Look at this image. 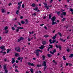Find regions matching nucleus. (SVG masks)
Masks as SVG:
<instances>
[{
    "mask_svg": "<svg viewBox=\"0 0 73 73\" xmlns=\"http://www.w3.org/2000/svg\"><path fill=\"white\" fill-rule=\"evenodd\" d=\"M19 29H16V31L17 32H19Z\"/></svg>",
    "mask_w": 73,
    "mask_h": 73,
    "instance_id": "603ef678",
    "label": "nucleus"
},
{
    "mask_svg": "<svg viewBox=\"0 0 73 73\" xmlns=\"http://www.w3.org/2000/svg\"><path fill=\"white\" fill-rule=\"evenodd\" d=\"M33 15L34 16H36V14L35 13H34Z\"/></svg>",
    "mask_w": 73,
    "mask_h": 73,
    "instance_id": "3c124183",
    "label": "nucleus"
},
{
    "mask_svg": "<svg viewBox=\"0 0 73 73\" xmlns=\"http://www.w3.org/2000/svg\"><path fill=\"white\" fill-rule=\"evenodd\" d=\"M56 47L57 48H58V46L57 45H56Z\"/></svg>",
    "mask_w": 73,
    "mask_h": 73,
    "instance_id": "338daca9",
    "label": "nucleus"
},
{
    "mask_svg": "<svg viewBox=\"0 0 73 73\" xmlns=\"http://www.w3.org/2000/svg\"><path fill=\"white\" fill-rule=\"evenodd\" d=\"M44 37H46V38L47 37H49V36L48 35H45L44 36Z\"/></svg>",
    "mask_w": 73,
    "mask_h": 73,
    "instance_id": "a211bd4d",
    "label": "nucleus"
},
{
    "mask_svg": "<svg viewBox=\"0 0 73 73\" xmlns=\"http://www.w3.org/2000/svg\"><path fill=\"white\" fill-rule=\"evenodd\" d=\"M60 17L61 18H63V16H62V14H61L60 15Z\"/></svg>",
    "mask_w": 73,
    "mask_h": 73,
    "instance_id": "c03bdc74",
    "label": "nucleus"
},
{
    "mask_svg": "<svg viewBox=\"0 0 73 73\" xmlns=\"http://www.w3.org/2000/svg\"><path fill=\"white\" fill-rule=\"evenodd\" d=\"M58 48H59L60 50H61V46H58Z\"/></svg>",
    "mask_w": 73,
    "mask_h": 73,
    "instance_id": "2f4dec72",
    "label": "nucleus"
},
{
    "mask_svg": "<svg viewBox=\"0 0 73 73\" xmlns=\"http://www.w3.org/2000/svg\"><path fill=\"white\" fill-rule=\"evenodd\" d=\"M25 22L26 23L25 24H28V20L26 19L25 20Z\"/></svg>",
    "mask_w": 73,
    "mask_h": 73,
    "instance_id": "b1692460",
    "label": "nucleus"
},
{
    "mask_svg": "<svg viewBox=\"0 0 73 73\" xmlns=\"http://www.w3.org/2000/svg\"><path fill=\"white\" fill-rule=\"evenodd\" d=\"M66 19V18H64L62 19V21H65V20Z\"/></svg>",
    "mask_w": 73,
    "mask_h": 73,
    "instance_id": "f704fd0d",
    "label": "nucleus"
},
{
    "mask_svg": "<svg viewBox=\"0 0 73 73\" xmlns=\"http://www.w3.org/2000/svg\"><path fill=\"white\" fill-rule=\"evenodd\" d=\"M3 68L4 69V70L5 72V73H8V70L6 68V67L7 66V65L6 64H5L3 66Z\"/></svg>",
    "mask_w": 73,
    "mask_h": 73,
    "instance_id": "7ed1b4c3",
    "label": "nucleus"
},
{
    "mask_svg": "<svg viewBox=\"0 0 73 73\" xmlns=\"http://www.w3.org/2000/svg\"><path fill=\"white\" fill-rule=\"evenodd\" d=\"M52 61L53 62H54V63H55V64H57V63L55 62V60H53Z\"/></svg>",
    "mask_w": 73,
    "mask_h": 73,
    "instance_id": "8fccbe9b",
    "label": "nucleus"
},
{
    "mask_svg": "<svg viewBox=\"0 0 73 73\" xmlns=\"http://www.w3.org/2000/svg\"><path fill=\"white\" fill-rule=\"evenodd\" d=\"M22 8H24V5L23 4L22 5Z\"/></svg>",
    "mask_w": 73,
    "mask_h": 73,
    "instance_id": "6e6d98bb",
    "label": "nucleus"
},
{
    "mask_svg": "<svg viewBox=\"0 0 73 73\" xmlns=\"http://www.w3.org/2000/svg\"><path fill=\"white\" fill-rule=\"evenodd\" d=\"M15 72H19V71L17 69H16L15 70Z\"/></svg>",
    "mask_w": 73,
    "mask_h": 73,
    "instance_id": "13d9d810",
    "label": "nucleus"
},
{
    "mask_svg": "<svg viewBox=\"0 0 73 73\" xmlns=\"http://www.w3.org/2000/svg\"><path fill=\"white\" fill-rule=\"evenodd\" d=\"M58 34L60 36V37H62V35H61V33H60V32H58Z\"/></svg>",
    "mask_w": 73,
    "mask_h": 73,
    "instance_id": "cd10ccee",
    "label": "nucleus"
},
{
    "mask_svg": "<svg viewBox=\"0 0 73 73\" xmlns=\"http://www.w3.org/2000/svg\"><path fill=\"white\" fill-rule=\"evenodd\" d=\"M1 11L2 13H5V9H1Z\"/></svg>",
    "mask_w": 73,
    "mask_h": 73,
    "instance_id": "ddd939ff",
    "label": "nucleus"
},
{
    "mask_svg": "<svg viewBox=\"0 0 73 73\" xmlns=\"http://www.w3.org/2000/svg\"><path fill=\"white\" fill-rule=\"evenodd\" d=\"M23 39V37H21L18 40V42H20L21 41V40H22Z\"/></svg>",
    "mask_w": 73,
    "mask_h": 73,
    "instance_id": "4468645a",
    "label": "nucleus"
},
{
    "mask_svg": "<svg viewBox=\"0 0 73 73\" xmlns=\"http://www.w3.org/2000/svg\"><path fill=\"white\" fill-rule=\"evenodd\" d=\"M19 10H17L16 12V13L17 15H18L19 14Z\"/></svg>",
    "mask_w": 73,
    "mask_h": 73,
    "instance_id": "4be33fe9",
    "label": "nucleus"
},
{
    "mask_svg": "<svg viewBox=\"0 0 73 73\" xmlns=\"http://www.w3.org/2000/svg\"><path fill=\"white\" fill-rule=\"evenodd\" d=\"M44 47L45 46L44 45H42L39 48L40 49H42H42H44Z\"/></svg>",
    "mask_w": 73,
    "mask_h": 73,
    "instance_id": "39448f33",
    "label": "nucleus"
},
{
    "mask_svg": "<svg viewBox=\"0 0 73 73\" xmlns=\"http://www.w3.org/2000/svg\"><path fill=\"white\" fill-rule=\"evenodd\" d=\"M8 27L7 26H6L5 27V30H7V29H8Z\"/></svg>",
    "mask_w": 73,
    "mask_h": 73,
    "instance_id": "c756f323",
    "label": "nucleus"
},
{
    "mask_svg": "<svg viewBox=\"0 0 73 73\" xmlns=\"http://www.w3.org/2000/svg\"><path fill=\"white\" fill-rule=\"evenodd\" d=\"M35 4L34 3L32 4L31 5V6L33 7H35Z\"/></svg>",
    "mask_w": 73,
    "mask_h": 73,
    "instance_id": "a878e982",
    "label": "nucleus"
},
{
    "mask_svg": "<svg viewBox=\"0 0 73 73\" xmlns=\"http://www.w3.org/2000/svg\"><path fill=\"white\" fill-rule=\"evenodd\" d=\"M68 65H69V63H67L66 64V66H68Z\"/></svg>",
    "mask_w": 73,
    "mask_h": 73,
    "instance_id": "e2e57ef3",
    "label": "nucleus"
},
{
    "mask_svg": "<svg viewBox=\"0 0 73 73\" xmlns=\"http://www.w3.org/2000/svg\"><path fill=\"white\" fill-rule=\"evenodd\" d=\"M40 25L41 26H43V25H44V24H40Z\"/></svg>",
    "mask_w": 73,
    "mask_h": 73,
    "instance_id": "052dcab7",
    "label": "nucleus"
},
{
    "mask_svg": "<svg viewBox=\"0 0 73 73\" xmlns=\"http://www.w3.org/2000/svg\"><path fill=\"white\" fill-rule=\"evenodd\" d=\"M28 64L30 66H31V63L30 62H29L28 63Z\"/></svg>",
    "mask_w": 73,
    "mask_h": 73,
    "instance_id": "a18cd8bd",
    "label": "nucleus"
},
{
    "mask_svg": "<svg viewBox=\"0 0 73 73\" xmlns=\"http://www.w3.org/2000/svg\"><path fill=\"white\" fill-rule=\"evenodd\" d=\"M10 51V50L9 49H8L7 51V53H8Z\"/></svg>",
    "mask_w": 73,
    "mask_h": 73,
    "instance_id": "e433bc0d",
    "label": "nucleus"
},
{
    "mask_svg": "<svg viewBox=\"0 0 73 73\" xmlns=\"http://www.w3.org/2000/svg\"><path fill=\"white\" fill-rule=\"evenodd\" d=\"M5 48V46H2L0 48L1 49H3V50H5V48Z\"/></svg>",
    "mask_w": 73,
    "mask_h": 73,
    "instance_id": "6e6552de",
    "label": "nucleus"
},
{
    "mask_svg": "<svg viewBox=\"0 0 73 73\" xmlns=\"http://www.w3.org/2000/svg\"><path fill=\"white\" fill-rule=\"evenodd\" d=\"M15 58H12V63L13 64L14 62H15Z\"/></svg>",
    "mask_w": 73,
    "mask_h": 73,
    "instance_id": "9b49d317",
    "label": "nucleus"
},
{
    "mask_svg": "<svg viewBox=\"0 0 73 73\" xmlns=\"http://www.w3.org/2000/svg\"><path fill=\"white\" fill-rule=\"evenodd\" d=\"M12 29L13 31H15V29L13 27L12 28Z\"/></svg>",
    "mask_w": 73,
    "mask_h": 73,
    "instance_id": "a19ab883",
    "label": "nucleus"
},
{
    "mask_svg": "<svg viewBox=\"0 0 73 73\" xmlns=\"http://www.w3.org/2000/svg\"><path fill=\"white\" fill-rule=\"evenodd\" d=\"M15 56H16V57H19V54L18 53H16Z\"/></svg>",
    "mask_w": 73,
    "mask_h": 73,
    "instance_id": "dca6fc26",
    "label": "nucleus"
},
{
    "mask_svg": "<svg viewBox=\"0 0 73 73\" xmlns=\"http://www.w3.org/2000/svg\"><path fill=\"white\" fill-rule=\"evenodd\" d=\"M61 14V13L60 12H57V14L58 15H60Z\"/></svg>",
    "mask_w": 73,
    "mask_h": 73,
    "instance_id": "473e14b6",
    "label": "nucleus"
},
{
    "mask_svg": "<svg viewBox=\"0 0 73 73\" xmlns=\"http://www.w3.org/2000/svg\"><path fill=\"white\" fill-rule=\"evenodd\" d=\"M39 52H40L41 53H42L43 51L42 50L40 49H37V50H36V54L37 56H39Z\"/></svg>",
    "mask_w": 73,
    "mask_h": 73,
    "instance_id": "f03ea898",
    "label": "nucleus"
},
{
    "mask_svg": "<svg viewBox=\"0 0 73 73\" xmlns=\"http://www.w3.org/2000/svg\"><path fill=\"white\" fill-rule=\"evenodd\" d=\"M70 11H71V12H72V14H73V9H70Z\"/></svg>",
    "mask_w": 73,
    "mask_h": 73,
    "instance_id": "58836bf2",
    "label": "nucleus"
},
{
    "mask_svg": "<svg viewBox=\"0 0 73 73\" xmlns=\"http://www.w3.org/2000/svg\"><path fill=\"white\" fill-rule=\"evenodd\" d=\"M44 5L45 6L44 7L45 8H46L47 9H49V6H46V3H44Z\"/></svg>",
    "mask_w": 73,
    "mask_h": 73,
    "instance_id": "0eeeda50",
    "label": "nucleus"
},
{
    "mask_svg": "<svg viewBox=\"0 0 73 73\" xmlns=\"http://www.w3.org/2000/svg\"><path fill=\"white\" fill-rule=\"evenodd\" d=\"M56 52V50L54 49L53 51V52L54 53H55V52Z\"/></svg>",
    "mask_w": 73,
    "mask_h": 73,
    "instance_id": "864d4df0",
    "label": "nucleus"
},
{
    "mask_svg": "<svg viewBox=\"0 0 73 73\" xmlns=\"http://www.w3.org/2000/svg\"><path fill=\"white\" fill-rule=\"evenodd\" d=\"M44 28H45V29H47V27H46V26L44 27Z\"/></svg>",
    "mask_w": 73,
    "mask_h": 73,
    "instance_id": "bf43d9fd",
    "label": "nucleus"
},
{
    "mask_svg": "<svg viewBox=\"0 0 73 73\" xmlns=\"http://www.w3.org/2000/svg\"><path fill=\"white\" fill-rule=\"evenodd\" d=\"M73 57V54H70L69 56V57L72 58Z\"/></svg>",
    "mask_w": 73,
    "mask_h": 73,
    "instance_id": "393cba45",
    "label": "nucleus"
},
{
    "mask_svg": "<svg viewBox=\"0 0 73 73\" xmlns=\"http://www.w3.org/2000/svg\"><path fill=\"white\" fill-rule=\"evenodd\" d=\"M17 9H20V6H19L17 8Z\"/></svg>",
    "mask_w": 73,
    "mask_h": 73,
    "instance_id": "de8ad7c7",
    "label": "nucleus"
},
{
    "mask_svg": "<svg viewBox=\"0 0 73 73\" xmlns=\"http://www.w3.org/2000/svg\"><path fill=\"white\" fill-rule=\"evenodd\" d=\"M17 29H23V27H17Z\"/></svg>",
    "mask_w": 73,
    "mask_h": 73,
    "instance_id": "2eb2a0df",
    "label": "nucleus"
},
{
    "mask_svg": "<svg viewBox=\"0 0 73 73\" xmlns=\"http://www.w3.org/2000/svg\"><path fill=\"white\" fill-rule=\"evenodd\" d=\"M33 9L34 10H35V11H37V10L38 9V7H36L35 9Z\"/></svg>",
    "mask_w": 73,
    "mask_h": 73,
    "instance_id": "aec40b11",
    "label": "nucleus"
},
{
    "mask_svg": "<svg viewBox=\"0 0 73 73\" xmlns=\"http://www.w3.org/2000/svg\"><path fill=\"white\" fill-rule=\"evenodd\" d=\"M14 26L15 27H17V25H14Z\"/></svg>",
    "mask_w": 73,
    "mask_h": 73,
    "instance_id": "774afa93",
    "label": "nucleus"
},
{
    "mask_svg": "<svg viewBox=\"0 0 73 73\" xmlns=\"http://www.w3.org/2000/svg\"><path fill=\"white\" fill-rule=\"evenodd\" d=\"M56 40H52V43H53V44L54 43V42H56Z\"/></svg>",
    "mask_w": 73,
    "mask_h": 73,
    "instance_id": "79ce46f5",
    "label": "nucleus"
},
{
    "mask_svg": "<svg viewBox=\"0 0 73 73\" xmlns=\"http://www.w3.org/2000/svg\"><path fill=\"white\" fill-rule=\"evenodd\" d=\"M49 46H50V47L48 48V49L47 50L48 51H49V50L50 49V48H53V46H52V45L49 44Z\"/></svg>",
    "mask_w": 73,
    "mask_h": 73,
    "instance_id": "1a4fd4ad",
    "label": "nucleus"
},
{
    "mask_svg": "<svg viewBox=\"0 0 73 73\" xmlns=\"http://www.w3.org/2000/svg\"><path fill=\"white\" fill-rule=\"evenodd\" d=\"M57 36V34H55V36L52 37V39H53V40L56 39V38Z\"/></svg>",
    "mask_w": 73,
    "mask_h": 73,
    "instance_id": "9d476101",
    "label": "nucleus"
},
{
    "mask_svg": "<svg viewBox=\"0 0 73 73\" xmlns=\"http://www.w3.org/2000/svg\"><path fill=\"white\" fill-rule=\"evenodd\" d=\"M47 56L48 57H52V55L49 54H47Z\"/></svg>",
    "mask_w": 73,
    "mask_h": 73,
    "instance_id": "6ab92c4d",
    "label": "nucleus"
},
{
    "mask_svg": "<svg viewBox=\"0 0 73 73\" xmlns=\"http://www.w3.org/2000/svg\"><path fill=\"white\" fill-rule=\"evenodd\" d=\"M50 53H51V54H54V52H51V51H50Z\"/></svg>",
    "mask_w": 73,
    "mask_h": 73,
    "instance_id": "37998d69",
    "label": "nucleus"
},
{
    "mask_svg": "<svg viewBox=\"0 0 73 73\" xmlns=\"http://www.w3.org/2000/svg\"><path fill=\"white\" fill-rule=\"evenodd\" d=\"M31 72V73H33V69H31L30 70Z\"/></svg>",
    "mask_w": 73,
    "mask_h": 73,
    "instance_id": "412c9836",
    "label": "nucleus"
},
{
    "mask_svg": "<svg viewBox=\"0 0 73 73\" xmlns=\"http://www.w3.org/2000/svg\"><path fill=\"white\" fill-rule=\"evenodd\" d=\"M49 42L50 43V44H52V40L50 39L49 40Z\"/></svg>",
    "mask_w": 73,
    "mask_h": 73,
    "instance_id": "4c0bfd02",
    "label": "nucleus"
},
{
    "mask_svg": "<svg viewBox=\"0 0 73 73\" xmlns=\"http://www.w3.org/2000/svg\"><path fill=\"white\" fill-rule=\"evenodd\" d=\"M51 18H52V15H51L50 14L49 15V19H50Z\"/></svg>",
    "mask_w": 73,
    "mask_h": 73,
    "instance_id": "72a5a7b5",
    "label": "nucleus"
},
{
    "mask_svg": "<svg viewBox=\"0 0 73 73\" xmlns=\"http://www.w3.org/2000/svg\"><path fill=\"white\" fill-rule=\"evenodd\" d=\"M42 57L43 58H42V60H45V56L44 55H43L42 56Z\"/></svg>",
    "mask_w": 73,
    "mask_h": 73,
    "instance_id": "f3484780",
    "label": "nucleus"
},
{
    "mask_svg": "<svg viewBox=\"0 0 73 73\" xmlns=\"http://www.w3.org/2000/svg\"><path fill=\"white\" fill-rule=\"evenodd\" d=\"M63 39H62V38H60V40L61 41H63Z\"/></svg>",
    "mask_w": 73,
    "mask_h": 73,
    "instance_id": "69168bd1",
    "label": "nucleus"
},
{
    "mask_svg": "<svg viewBox=\"0 0 73 73\" xmlns=\"http://www.w3.org/2000/svg\"><path fill=\"white\" fill-rule=\"evenodd\" d=\"M36 66L38 68L39 67H40V66H41V65H38V64H37L36 65Z\"/></svg>",
    "mask_w": 73,
    "mask_h": 73,
    "instance_id": "bb28decb",
    "label": "nucleus"
},
{
    "mask_svg": "<svg viewBox=\"0 0 73 73\" xmlns=\"http://www.w3.org/2000/svg\"><path fill=\"white\" fill-rule=\"evenodd\" d=\"M42 44L43 45H46V42L45 41H42Z\"/></svg>",
    "mask_w": 73,
    "mask_h": 73,
    "instance_id": "f8f14e48",
    "label": "nucleus"
},
{
    "mask_svg": "<svg viewBox=\"0 0 73 73\" xmlns=\"http://www.w3.org/2000/svg\"><path fill=\"white\" fill-rule=\"evenodd\" d=\"M63 60H66V58H65V56H63Z\"/></svg>",
    "mask_w": 73,
    "mask_h": 73,
    "instance_id": "7c9ffc66",
    "label": "nucleus"
},
{
    "mask_svg": "<svg viewBox=\"0 0 73 73\" xmlns=\"http://www.w3.org/2000/svg\"><path fill=\"white\" fill-rule=\"evenodd\" d=\"M5 33H8V30H6L5 32Z\"/></svg>",
    "mask_w": 73,
    "mask_h": 73,
    "instance_id": "c9c22d12",
    "label": "nucleus"
},
{
    "mask_svg": "<svg viewBox=\"0 0 73 73\" xmlns=\"http://www.w3.org/2000/svg\"><path fill=\"white\" fill-rule=\"evenodd\" d=\"M70 49H68L67 50V51L69 52H70Z\"/></svg>",
    "mask_w": 73,
    "mask_h": 73,
    "instance_id": "49530a36",
    "label": "nucleus"
},
{
    "mask_svg": "<svg viewBox=\"0 0 73 73\" xmlns=\"http://www.w3.org/2000/svg\"><path fill=\"white\" fill-rule=\"evenodd\" d=\"M20 59H21V58H20V57H19L17 58V60L19 61H20Z\"/></svg>",
    "mask_w": 73,
    "mask_h": 73,
    "instance_id": "ea45409f",
    "label": "nucleus"
},
{
    "mask_svg": "<svg viewBox=\"0 0 73 73\" xmlns=\"http://www.w3.org/2000/svg\"><path fill=\"white\" fill-rule=\"evenodd\" d=\"M56 17H52L51 18V20H52V25H55L57 24V22H54L55 20H56Z\"/></svg>",
    "mask_w": 73,
    "mask_h": 73,
    "instance_id": "f257e3e1",
    "label": "nucleus"
},
{
    "mask_svg": "<svg viewBox=\"0 0 73 73\" xmlns=\"http://www.w3.org/2000/svg\"><path fill=\"white\" fill-rule=\"evenodd\" d=\"M18 5H19V6H21V4H20V2H19L18 3Z\"/></svg>",
    "mask_w": 73,
    "mask_h": 73,
    "instance_id": "4d7b16f0",
    "label": "nucleus"
},
{
    "mask_svg": "<svg viewBox=\"0 0 73 73\" xmlns=\"http://www.w3.org/2000/svg\"><path fill=\"white\" fill-rule=\"evenodd\" d=\"M8 5L9 6H11V5H12V3H9L8 4Z\"/></svg>",
    "mask_w": 73,
    "mask_h": 73,
    "instance_id": "09e8293b",
    "label": "nucleus"
},
{
    "mask_svg": "<svg viewBox=\"0 0 73 73\" xmlns=\"http://www.w3.org/2000/svg\"><path fill=\"white\" fill-rule=\"evenodd\" d=\"M23 16L21 17L20 19H23Z\"/></svg>",
    "mask_w": 73,
    "mask_h": 73,
    "instance_id": "0e129e2a",
    "label": "nucleus"
},
{
    "mask_svg": "<svg viewBox=\"0 0 73 73\" xmlns=\"http://www.w3.org/2000/svg\"><path fill=\"white\" fill-rule=\"evenodd\" d=\"M21 23L22 24H25V22L23 21H21Z\"/></svg>",
    "mask_w": 73,
    "mask_h": 73,
    "instance_id": "c85d7f7f",
    "label": "nucleus"
},
{
    "mask_svg": "<svg viewBox=\"0 0 73 73\" xmlns=\"http://www.w3.org/2000/svg\"><path fill=\"white\" fill-rule=\"evenodd\" d=\"M42 65L43 66H46V61H44L43 62Z\"/></svg>",
    "mask_w": 73,
    "mask_h": 73,
    "instance_id": "423d86ee",
    "label": "nucleus"
},
{
    "mask_svg": "<svg viewBox=\"0 0 73 73\" xmlns=\"http://www.w3.org/2000/svg\"><path fill=\"white\" fill-rule=\"evenodd\" d=\"M62 14L64 16H66V12H62Z\"/></svg>",
    "mask_w": 73,
    "mask_h": 73,
    "instance_id": "5701e85b",
    "label": "nucleus"
},
{
    "mask_svg": "<svg viewBox=\"0 0 73 73\" xmlns=\"http://www.w3.org/2000/svg\"><path fill=\"white\" fill-rule=\"evenodd\" d=\"M15 50H16L17 52H20V48H15Z\"/></svg>",
    "mask_w": 73,
    "mask_h": 73,
    "instance_id": "20e7f679",
    "label": "nucleus"
},
{
    "mask_svg": "<svg viewBox=\"0 0 73 73\" xmlns=\"http://www.w3.org/2000/svg\"><path fill=\"white\" fill-rule=\"evenodd\" d=\"M18 24L19 25H21V24H20V23L19 22H18Z\"/></svg>",
    "mask_w": 73,
    "mask_h": 73,
    "instance_id": "680f3d73",
    "label": "nucleus"
},
{
    "mask_svg": "<svg viewBox=\"0 0 73 73\" xmlns=\"http://www.w3.org/2000/svg\"><path fill=\"white\" fill-rule=\"evenodd\" d=\"M30 66H35V65H34L33 63H31V64Z\"/></svg>",
    "mask_w": 73,
    "mask_h": 73,
    "instance_id": "5fc2aeb1",
    "label": "nucleus"
}]
</instances>
